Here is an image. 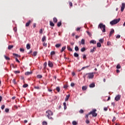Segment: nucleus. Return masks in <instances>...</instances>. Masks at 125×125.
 Segmentation results:
<instances>
[{
	"mask_svg": "<svg viewBox=\"0 0 125 125\" xmlns=\"http://www.w3.org/2000/svg\"><path fill=\"white\" fill-rule=\"evenodd\" d=\"M99 28L102 29L103 33H105V32H106V25H105V24H103L102 23H100Z\"/></svg>",
	"mask_w": 125,
	"mask_h": 125,
	"instance_id": "obj_1",
	"label": "nucleus"
},
{
	"mask_svg": "<svg viewBox=\"0 0 125 125\" xmlns=\"http://www.w3.org/2000/svg\"><path fill=\"white\" fill-rule=\"evenodd\" d=\"M121 21V19H118L113 20L112 21H110V25H116V24H118Z\"/></svg>",
	"mask_w": 125,
	"mask_h": 125,
	"instance_id": "obj_2",
	"label": "nucleus"
},
{
	"mask_svg": "<svg viewBox=\"0 0 125 125\" xmlns=\"http://www.w3.org/2000/svg\"><path fill=\"white\" fill-rule=\"evenodd\" d=\"M46 113L47 114V117L48 119H52L50 116H53V112L51 110H47L46 111Z\"/></svg>",
	"mask_w": 125,
	"mask_h": 125,
	"instance_id": "obj_3",
	"label": "nucleus"
},
{
	"mask_svg": "<svg viewBox=\"0 0 125 125\" xmlns=\"http://www.w3.org/2000/svg\"><path fill=\"white\" fill-rule=\"evenodd\" d=\"M85 76H88V79H93V77H94V75H93V73H87L85 76H83L84 79H85Z\"/></svg>",
	"mask_w": 125,
	"mask_h": 125,
	"instance_id": "obj_4",
	"label": "nucleus"
},
{
	"mask_svg": "<svg viewBox=\"0 0 125 125\" xmlns=\"http://www.w3.org/2000/svg\"><path fill=\"white\" fill-rule=\"evenodd\" d=\"M91 115L92 117H93L94 116V109H93L92 111H91L90 113H89L85 116V119H88V116H91Z\"/></svg>",
	"mask_w": 125,
	"mask_h": 125,
	"instance_id": "obj_5",
	"label": "nucleus"
},
{
	"mask_svg": "<svg viewBox=\"0 0 125 125\" xmlns=\"http://www.w3.org/2000/svg\"><path fill=\"white\" fill-rule=\"evenodd\" d=\"M115 100H116V101H119V100H121V95H118L116 96L115 98Z\"/></svg>",
	"mask_w": 125,
	"mask_h": 125,
	"instance_id": "obj_6",
	"label": "nucleus"
},
{
	"mask_svg": "<svg viewBox=\"0 0 125 125\" xmlns=\"http://www.w3.org/2000/svg\"><path fill=\"white\" fill-rule=\"evenodd\" d=\"M125 3H122V6H121V11L122 12H124V10H125Z\"/></svg>",
	"mask_w": 125,
	"mask_h": 125,
	"instance_id": "obj_7",
	"label": "nucleus"
},
{
	"mask_svg": "<svg viewBox=\"0 0 125 125\" xmlns=\"http://www.w3.org/2000/svg\"><path fill=\"white\" fill-rule=\"evenodd\" d=\"M48 65L49 67H50V68H52V67H53V63L51 61H49L48 62Z\"/></svg>",
	"mask_w": 125,
	"mask_h": 125,
	"instance_id": "obj_8",
	"label": "nucleus"
},
{
	"mask_svg": "<svg viewBox=\"0 0 125 125\" xmlns=\"http://www.w3.org/2000/svg\"><path fill=\"white\" fill-rule=\"evenodd\" d=\"M33 74V72L32 71H27L25 73V76H30V75H32Z\"/></svg>",
	"mask_w": 125,
	"mask_h": 125,
	"instance_id": "obj_9",
	"label": "nucleus"
},
{
	"mask_svg": "<svg viewBox=\"0 0 125 125\" xmlns=\"http://www.w3.org/2000/svg\"><path fill=\"white\" fill-rule=\"evenodd\" d=\"M32 22V21L29 20L28 21H27L25 24V27H29L30 26V24H31V22Z\"/></svg>",
	"mask_w": 125,
	"mask_h": 125,
	"instance_id": "obj_10",
	"label": "nucleus"
},
{
	"mask_svg": "<svg viewBox=\"0 0 125 125\" xmlns=\"http://www.w3.org/2000/svg\"><path fill=\"white\" fill-rule=\"evenodd\" d=\"M114 33H115V30L113 29H111V30L109 33V37H111V36H112Z\"/></svg>",
	"mask_w": 125,
	"mask_h": 125,
	"instance_id": "obj_11",
	"label": "nucleus"
},
{
	"mask_svg": "<svg viewBox=\"0 0 125 125\" xmlns=\"http://www.w3.org/2000/svg\"><path fill=\"white\" fill-rule=\"evenodd\" d=\"M87 89V86H82V90L84 91Z\"/></svg>",
	"mask_w": 125,
	"mask_h": 125,
	"instance_id": "obj_12",
	"label": "nucleus"
},
{
	"mask_svg": "<svg viewBox=\"0 0 125 125\" xmlns=\"http://www.w3.org/2000/svg\"><path fill=\"white\" fill-rule=\"evenodd\" d=\"M69 98H70V95H68L66 96V97L65 98V101H68V100H69Z\"/></svg>",
	"mask_w": 125,
	"mask_h": 125,
	"instance_id": "obj_13",
	"label": "nucleus"
},
{
	"mask_svg": "<svg viewBox=\"0 0 125 125\" xmlns=\"http://www.w3.org/2000/svg\"><path fill=\"white\" fill-rule=\"evenodd\" d=\"M66 49V46H64L62 48V49L61 50V52H62Z\"/></svg>",
	"mask_w": 125,
	"mask_h": 125,
	"instance_id": "obj_14",
	"label": "nucleus"
},
{
	"mask_svg": "<svg viewBox=\"0 0 125 125\" xmlns=\"http://www.w3.org/2000/svg\"><path fill=\"white\" fill-rule=\"evenodd\" d=\"M26 48L27 49H30V48H31V45H30L29 43H27L26 44Z\"/></svg>",
	"mask_w": 125,
	"mask_h": 125,
	"instance_id": "obj_15",
	"label": "nucleus"
},
{
	"mask_svg": "<svg viewBox=\"0 0 125 125\" xmlns=\"http://www.w3.org/2000/svg\"><path fill=\"white\" fill-rule=\"evenodd\" d=\"M89 86L90 88H92L93 87H94V83H92L90 84Z\"/></svg>",
	"mask_w": 125,
	"mask_h": 125,
	"instance_id": "obj_16",
	"label": "nucleus"
},
{
	"mask_svg": "<svg viewBox=\"0 0 125 125\" xmlns=\"http://www.w3.org/2000/svg\"><path fill=\"white\" fill-rule=\"evenodd\" d=\"M55 46L57 48H59V47H60V46H61V44H60V43L56 44L55 45Z\"/></svg>",
	"mask_w": 125,
	"mask_h": 125,
	"instance_id": "obj_17",
	"label": "nucleus"
},
{
	"mask_svg": "<svg viewBox=\"0 0 125 125\" xmlns=\"http://www.w3.org/2000/svg\"><path fill=\"white\" fill-rule=\"evenodd\" d=\"M12 48H13V45H10L8 47V49L10 50Z\"/></svg>",
	"mask_w": 125,
	"mask_h": 125,
	"instance_id": "obj_18",
	"label": "nucleus"
},
{
	"mask_svg": "<svg viewBox=\"0 0 125 125\" xmlns=\"http://www.w3.org/2000/svg\"><path fill=\"white\" fill-rule=\"evenodd\" d=\"M47 65V63L46 62H45L43 64V68L46 69V66Z\"/></svg>",
	"mask_w": 125,
	"mask_h": 125,
	"instance_id": "obj_19",
	"label": "nucleus"
},
{
	"mask_svg": "<svg viewBox=\"0 0 125 125\" xmlns=\"http://www.w3.org/2000/svg\"><path fill=\"white\" fill-rule=\"evenodd\" d=\"M67 50H69V51H73V50L69 46V45H67Z\"/></svg>",
	"mask_w": 125,
	"mask_h": 125,
	"instance_id": "obj_20",
	"label": "nucleus"
},
{
	"mask_svg": "<svg viewBox=\"0 0 125 125\" xmlns=\"http://www.w3.org/2000/svg\"><path fill=\"white\" fill-rule=\"evenodd\" d=\"M50 25L52 27H54V24L53 23V22L50 21Z\"/></svg>",
	"mask_w": 125,
	"mask_h": 125,
	"instance_id": "obj_21",
	"label": "nucleus"
},
{
	"mask_svg": "<svg viewBox=\"0 0 125 125\" xmlns=\"http://www.w3.org/2000/svg\"><path fill=\"white\" fill-rule=\"evenodd\" d=\"M53 20L54 23H57V19L56 18H54Z\"/></svg>",
	"mask_w": 125,
	"mask_h": 125,
	"instance_id": "obj_22",
	"label": "nucleus"
},
{
	"mask_svg": "<svg viewBox=\"0 0 125 125\" xmlns=\"http://www.w3.org/2000/svg\"><path fill=\"white\" fill-rule=\"evenodd\" d=\"M57 25L58 27H60V26H61V25H62V23L61 22V21L58 22L57 23Z\"/></svg>",
	"mask_w": 125,
	"mask_h": 125,
	"instance_id": "obj_23",
	"label": "nucleus"
},
{
	"mask_svg": "<svg viewBox=\"0 0 125 125\" xmlns=\"http://www.w3.org/2000/svg\"><path fill=\"white\" fill-rule=\"evenodd\" d=\"M81 51L82 52H83L85 51V48H84V47L82 48L81 49Z\"/></svg>",
	"mask_w": 125,
	"mask_h": 125,
	"instance_id": "obj_24",
	"label": "nucleus"
},
{
	"mask_svg": "<svg viewBox=\"0 0 125 125\" xmlns=\"http://www.w3.org/2000/svg\"><path fill=\"white\" fill-rule=\"evenodd\" d=\"M4 57L5 58V59H6V60H10V58H9L8 57L4 55Z\"/></svg>",
	"mask_w": 125,
	"mask_h": 125,
	"instance_id": "obj_25",
	"label": "nucleus"
},
{
	"mask_svg": "<svg viewBox=\"0 0 125 125\" xmlns=\"http://www.w3.org/2000/svg\"><path fill=\"white\" fill-rule=\"evenodd\" d=\"M97 47H101V42H98L97 44Z\"/></svg>",
	"mask_w": 125,
	"mask_h": 125,
	"instance_id": "obj_26",
	"label": "nucleus"
},
{
	"mask_svg": "<svg viewBox=\"0 0 125 125\" xmlns=\"http://www.w3.org/2000/svg\"><path fill=\"white\" fill-rule=\"evenodd\" d=\"M63 105L64 110H66V109H67V105L66 103H63Z\"/></svg>",
	"mask_w": 125,
	"mask_h": 125,
	"instance_id": "obj_27",
	"label": "nucleus"
},
{
	"mask_svg": "<svg viewBox=\"0 0 125 125\" xmlns=\"http://www.w3.org/2000/svg\"><path fill=\"white\" fill-rule=\"evenodd\" d=\"M34 88L35 89H41V87H40L39 86H34Z\"/></svg>",
	"mask_w": 125,
	"mask_h": 125,
	"instance_id": "obj_28",
	"label": "nucleus"
},
{
	"mask_svg": "<svg viewBox=\"0 0 125 125\" xmlns=\"http://www.w3.org/2000/svg\"><path fill=\"white\" fill-rule=\"evenodd\" d=\"M37 54H38V52L35 51L33 52L32 55H33V56H37Z\"/></svg>",
	"mask_w": 125,
	"mask_h": 125,
	"instance_id": "obj_29",
	"label": "nucleus"
},
{
	"mask_svg": "<svg viewBox=\"0 0 125 125\" xmlns=\"http://www.w3.org/2000/svg\"><path fill=\"white\" fill-rule=\"evenodd\" d=\"M37 78H38V79H42V76L41 75H38L37 76Z\"/></svg>",
	"mask_w": 125,
	"mask_h": 125,
	"instance_id": "obj_30",
	"label": "nucleus"
},
{
	"mask_svg": "<svg viewBox=\"0 0 125 125\" xmlns=\"http://www.w3.org/2000/svg\"><path fill=\"white\" fill-rule=\"evenodd\" d=\"M100 42H101V43H103L104 42V39H101L99 40Z\"/></svg>",
	"mask_w": 125,
	"mask_h": 125,
	"instance_id": "obj_31",
	"label": "nucleus"
},
{
	"mask_svg": "<svg viewBox=\"0 0 125 125\" xmlns=\"http://www.w3.org/2000/svg\"><path fill=\"white\" fill-rule=\"evenodd\" d=\"M46 38L45 37V36H43L42 38V42H44V41H45Z\"/></svg>",
	"mask_w": 125,
	"mask_h": 125,
	"instance_id": "obj_32",
	"label": "nucleus"
},
{
	"mask_svg": "<svg viewBox=\"0 0 125 125\" xmlns=\"http://www.w3.org/2000/svg\"><path fill=\"white\" fill-rule=\"evenodd\" d=\"M75 51H79V47L77 46L75 47Z\"/></svg>",
	"mask_w": 125,
	"mask_h": 125,
	"instance_id": "obj_33",
	"label": "nucleus"
},
{
	"mask_svg": "<svg viewBox=\"0 0 125 125\" xmlns=\"http://www.w3.org/2000/svg\"><path fill=\"white\" fill-rule=\"evenodd\" d=\"M13 55L14 56H16V57H20V56H19V55L15 54V53H13Z\"/></svg>",
	"mask_w": 125,
	"mask_h": 125,
	"instance_id": "obj_34",
	"label": "nucleus"
},
{
	"mask_svg": "<svg viewBox=\"0 0 125 125\" xmlns=\"http://www.w3.org/2000/svg\"><path fill=\"white\" fill-rule=\"evenodd\" d=\"M74 57H78L79 56V54L77 53H74Z\"/></svg>",
	"mask_w": 125,
	"mask_h": 125,
	"instance_id": "obj_35",
	"label": "nucleus"
},
{
	"mask_svg": "<svg viewBox=\"0 0 125 125\" xmlns=\"http://www.w3.org/2000/svg\"><path fill=\"white\" fill-rule=\"evenodd\" d=\"M117 69H121V65L120 64H118L116 66Z\"/></svg>",
	"mask_w": 125,
	"mask_h": 125,
	"instance_id": "obj_36",
	"label": "nucleus"
},
{
	"mask_svg": "<svg viewBox=\"0 0 125 125\" xmlns=\"http://www.w3.org/2000/svg\"><path fill=\"white\" fill-rule=\"evenodd\" d=\"M22 87L26 88V87H28V84H24L23 85Z\"/></svg>",
	"mask_w": 125,
	"mask_h": 125,
	"instance_id": "obj_37",
	"label": "nucleus"
},
{
	"mask_svg": "<svg viewBox=\"0 0 125 125\" xmlns=\"http://www.w3.org/2000/svg\"><path fill=\"white\" fill-rule=\"evenodd\" d=\"M56 89L58 91V92H59V91H60V87H57Z\"/></svg>",
	"mask_w": 125,
	"mask_h": 125,
	"instance_id": "obj_38",
	"label": "nucleus"
},
{
	"mask_svg": "<svg viewBox=\"0 0 125 125\" xmlns=\"http://www.w3.org/2000/svg\"><path fill=\"white\" fill-rule=\"evenodd\" d=\"M115 121H116V117L115 116L113 117V118L112 120V123H114Z\"/></svg>",
	"mask_w": 125,
	"mask_h": 125,
	"instance_id": "obj_39",
	"label": "nucleus"
},
{
	"mask_svg": "<svg viewBox=\"0 0 125 125\" xmlns=\"http://www.w3.org/2000/svg\"><path fill=\"white\" fill-rule=\"evenodd\" d=\"M81 44H84V40L83 39H82L81 40Z\"/></svg>",
	"mask_w": 125,
	"mask_h": 125,
	"instance_id": "obj_40",
	"label": "nucleus"
},
{
	"mask_svg": "<svg viewBox=\"0 0 125 125\" xmlns=\"http://www.w3.org/2000/svg\"><path fill=\"white\" fill-rule=\"evenodd\" d=\"M72 125H77V122L73 121L72 122Z\"/></svg>",
	"mask_w": 125,
	"mask_h": 125,
	"instance_id": "obj_41",
	"label": "nucleus"
},
{
	"mask_svg": "<svg viewBox=\"0 0 125 125\" xmlns=\"http://www.w3.org/2000/svg\"><path fill=\"white\" fill-rule=\"evenodd\" d=\"M24 49L23 48H20V51H21V52H24Z\"/></svg>",
	"mask_w": 125,
	"mask_h": 125,
	"instance_id": "obj_42",
	"label": "nucleus"
},
{
	"mask_svg": "<svg viewBox=\"0 0 125 125\" xmlns=\"http://www.w3.org/2000/svg\"><path fill=\"white\" fill-rule=\"evenodd\" d=\"M96 111V109H94V117H97V113H95Z\"/></svg>",
	"mask_w": 125,
	"mask_h": 125,
	"instance_id": "obj_43",
	"label": "nucleus"
},
{
	"mask_svg": "<svg viewBox=\"0 0 125 125\" xmlns=\"http://www.w3.org/2000/svg\"><path fill=\"white\" fill-rule=\"evenodd\" d=\"M43 46H45V47H46L47 46V43H46L45 42H43Z\"/></svg>",
	"mask_w": 125,
	"mask_h": 125,
	"instance_id": "obj_44",
	"label": "nucleus"
},
{
	"mask_svg": "<svg viewBox=\"0 0 125 125\" xmlns=\"http://www.w3.org/2000/svg\"><path fill=\"white\" fill-rule=\"evenodd\" d=\"M69 4L71 7H73V3H72L71 2H69Z\"/></svg>",
	"mask_w": 125,
	"mask_h": 125,
	"instance_id": "obj_45",
	"label": "nucleus"
},
{
	"mask_svg": "<svg viewBox=\"0 0 125 125\" xmlns=\"http://www.w3.org/2000/svg\"><path fill=\"white\" fill-rule=\"evenodd\" d=\"M5 112H6V113H8L9 112V109L8 108H6L5 109Z\"/></svg>",
	"mask_w": 125,
	"mask_h": 125,
	"instance_id": "obj_46",
	"label": "nucleus"
},
{
	"mask_svg": "<svg viewBox=\"0 0 125 125\" xmlns=\"http://www.w3.org/2000/svg\"><path fill=\"white\" fill-rule=\"evenodd\" d=\"M47 125V123H46V122L43 121L42 122V125Z\"/></svg>",
	"mask_w": 125,
	"mask_h": 125,
	"instance_id": "obj_47",
	"label": "nucleus"
},
{
	"mask_svg": "<svg viewBox=\"0 0 125 125\" xmlns=\"http://www.w3.org/2000/svg\"><path fill=\"white\" fill-rule=\"evenodd\" d=\"M79 113L80 114H83V109H81L80 111H79Z\"/></svg>",
	"mask_w": 125,
	"mask_h": 125,
	"instance_id": "obj_48",
	"label": "nucleus"
},
{
	"mask_svg": "<svg viewBox=\"0 0 125 125\" xmlns=\"http://www.w3.org/2000/svg\"><path fill=\"white\" fill-rule=\"evenodd\" d=\"M51 55H54L55 54V51H52L50 53Z\"/></svg>",
	"mask_w": 125,
	"mask_h": 125,
	"instance_id": "obj_49",
	"label": "nucleus"
},
{
	"mask_svg": "<svg viewBox=\"0 0 125 125\" xmlns=\"http://www.w3.org/2000/svg\"><path fill=\"white\" fill-rule=\"evenodd\" d=\"M86 33H87V35H88V36H89V37H90L91 36V34H90V32H89V31H86Z\"/></svg>",
	"mask_w": 125,
	"mask_h": 125,
	"instance_id": "obj_50",
	"label": "nucleus"
},
{
	"mask_svg": "<svg viewBox=\"0 0 125 125\" xmlns=\"http://www.w3.org/2000/svg\"><path fill=\"white\" fill-rule=\"evenodd\" d=\"M15 74H19L20 73V71H14Z\"/></svg>",
	"mask_w": 125,
	"mask_h": 125,
	"instance_id": "obj_51",
	"label": "nucleus"
},
{
	"mask_svg": "<svg viewBox=\"0 0 125 125\" xmlns=\"http://www.w3.org/2000/svg\"><path fill=\"white\" fill-rule=\"evenodd\" d=\"M91 53H93L94 52V47L93 48V49L90 51Z\"/></svg>",
	"mask_w": 125,
	"mask_h": 125,
	"instance_id": "obj_52",
	"label": "nucleus"
},
{
	"mask_svg": "<svg viewBox=\"0 0 125 125\" xmlns=\"http://www.w3.org/2000/svg\"><path fill=\"white\" fill-rule=\"evenodd\" d=\"M4 107H5L4 105H2L1 106V109H2V110H3V109H4Z\"/></svg>",
	"mask_w": 125,
	"mask_h": 125,
	"instance_id": "obj_53",
	"label": "nucleus"
},
{
	"mask_svg": "<svg viewBox=\"0 0 125 125\" xmlns=\"http://www.w3.org/2000/svg\"><path fill=\"white\" fill-rule=\"evenodd\" d=\"M15 60H16V62H18V63H20V61H19L18 60V59H17V58H16Z\"/></svg>",
	"mask_w": 125,
	"mask_h": 125,
	"instance_id": "obj_54",
	"label": "nucleus"
},
{
	"mask_svg": "<svg viewBox=\"0 0 125 125\" xmlns=\"http://www.w3.org/2000/svg\"><path fill=\"white\" fill-rule=\"evenodd\" d=\"M81 28L82 27H77L76 29V31H80V30H81Z\"/></svg>",
	"mask_w": 125,
	"mask_h": 125,
	"instance_id": "obj_55",
	"label": "nucleus"
},
{
	"mask_svg": "<svg viewBox=\"0 0 125 125\" xmlns=\"http://www.w3.org/2000/svg\"><path fill=\"white\" fill-rule=\"evenodd\" d=\"M12 82H13V83H14V84H15V83H16V80L15 79L13 80Z\"/></svg>",
	"mask_w": 125,
	"mask_h": 125,
	"instance_id": "obj_56",
	"label": "nucleus"
},
{
	"mask_svg": "<svg viewBox=\"0 0 125 125\" xmlns=\"http://www.w3.org/2000/svg\"><path fill=\"white\" fill-rule=\"evenodd\" d=\"M14 32H17V28L14 27L13 29Z\"/></svg>",
	"mask_w": 125,
	"mask_h": 125,
	"instance_id": "obj_57",
	"label": "nucleus"
},
{
	"mask_svg": "<svg viewBox=\"0 0 125 125\" xmlns=\"http://www.w3.org/2000/svg\"><path fill=\"white\" fill-rule=\"evenodd\" d=\"M121 38V35H118L116 36V39H120Z\"/></svg>",
	"mask_w": 125,
	"mask_h": 125,
	"instance_id": "obj_58",
	"label": "nucleus"
},
{
	"mask_svg": "<svg viewBox=\"0 0 125 125\" xmlns=\"http://www.w3.org/2000/svg\"><path fill=\"white\" fill-rule=\"evenodd\" d=\"M107 45H111V42H107Z\"/></svg>",
	"mask_w": 125,
	"mask_h": 125,
	"instance_id": "obj_59",
	"label": "nucleus"
},
{
	"mask_svg": "<svg viewBox=\"0 0 125 125\" xmlns=\"http://www.w3.org/2000/svg\"><path fill=\"white\" fill-rule=\"evenodd\" d=\"M39 33H40V34H42V29L40 30Z\"/></svg>",
	"mask_w": 125,
	"mask_h": 125,
	"instance_id": "obj_60",
	"label": "nucleus"
},
{
	"mask_svg": "<svg viewBox=\"0 0 125 125\" xmlns=\"http://www.w3.org/2000/svg\"><path fill=\"white\" fill-rule=\"evenodd\" d=\"M90 43H94V40H91V41H90Z\"/></svg>",
	"mask_w": 125,
	"mask_h": 125,
	"instance_id": "obj_61",
	"label": "nucleus"
},
{
	"mask_svg": "<svg viewBox=\"0 0 125 125\" xmlns=\"http://www.w3.org/2000/svg\"><path fill=\"white\" fill-rule=\"evenodd\" d=\"M87 67H88V66H85V67H82V68L81 69V70H84V69H85V68H87Z\"/></svg>",
	"mask_w": 125,
	"mask_h": 125,
	"instance_id": "obj_62",
	"label": "nucleus"
},
{
	"mask_svg": "<svg viewBox=\"0 0 125 125\" xmlns=\"http://www.w3.org/2000/svg\"><path fill=\"white\" fill-rule=\"evenodd\" d=\"M21 80H22V81H24V76H21Z\"/></svg>",
	"mask_w": 125,
	"mask_h": 125,
	"instance_id": "obj_63",
	"label": "nucleus"
},
{
	"mask_svg": "<svg viewBox=\"0 0 125 125\" xmlns=\"http://www.w3.org/2000/svg\"><path fill=\"white\" fill-rule=\"evenodd\" d=\"M75 86V83H71V86Z\"/></svg>",
	"mask_w": 125,
	"mask_h": 125,
	"instance_id": "obj_64",
	"label": "nucleus"
}]
</instances>
